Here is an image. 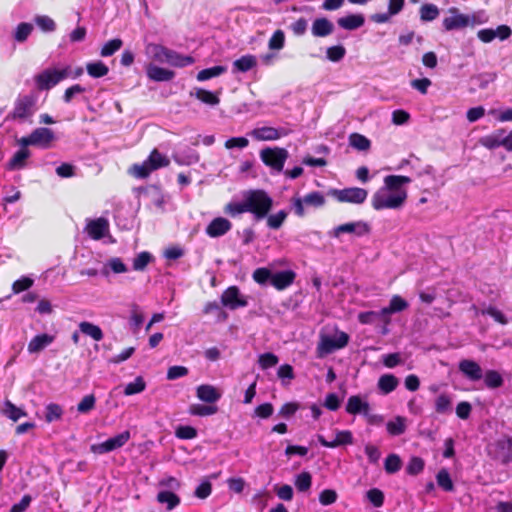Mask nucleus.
<instances>
[{
  "instance_id": "nucleus-1",
  "label": "nucleus",
  "mask_w": 512,
  "mask_h": 512,
  "mask_svg": "<svg viewBox=\"0 0 512 512\" xmlns=\"http://www.w3.org/2000/svg\"><path fill=\"white\" fill-rule=\"evenodd\" d=\"M247 212L251 213L255 220L266 218L273 206V199L262 189L249 190L244 194Z\"/></svg>"
},
{
  "instance_id": "nucleus-2",
  "label": "nucleus",
  "mask_w": 512,
  "mask_h": 512,
  "mask_svg": "<svg viewBox=\"0 0 512 512\" xmlns=\"http://www.w3.org/2000/svg\"><path fill=\"white\" fill-rule=\"evenodd\" d=\"M36 96L32 94L19 95L13 104L12 110L6 115V121L18 123L31 122L36 111Z\"/></svg>"
},
{
  "instance_id": "nucleus-3",
  "label": "nucleus",
  "mask_w": 512,
  "mask_h": 512,
  "mask_svg": "<svg viewBox=\"0 0 512 512\" xmlns=\"http://www.w3.org/2000/svg\"><path fill=\"white\" fill-rule=\"evenodd\" d=\"M406 198L407 192L393 193L383 187L372 196V206L376 210L397 209L404 204Z\"/></svg>"
},
{
  "instance_id": "nucleus-4",
  "label": "nucleus",
  "mask_w": 512,
  "mask_h": 512,
  "mask_svg": "<svg viewBox=\"0 0 512 512\" xmlns=\"http://www.w3.org/2000/svg\"><path fill=\"white\" fill-rule=\"evenodd\" d=\"M289 153L282 147H266L260 151L262 162L276 172H282Z\"/></svg>"
},
{
  "instance_id": "nucleus-5",
  "label": "nucleus",
  "mask_w": 512,
  "mask_h": 512,
  "mask_svg": "<svg viewBox=\"0 0 512 512\" xmlns=\"http://www.w3.org/2000/svg\"><path fill=\"white\" fill-rule=\"evenodd\" d=\"M70 67L61 70L46 69L34 77L37 88L40 91L49 90L69 76Z\"/></svg>"
},
{
  "instance_id": "nucleus-6",
  "label": "nucleus",
  "mask_w": 512,
  "mask_h": 512,
  "mask_svg": "<svg viewBox=\"0 0 512 512\" xmlns=\"http://www.w3.org/2000/svg\"><path fill=\"white\" fill-rule=\"evenodd\" d=\"M348 341V334L342 331H338L333 335H322L317 346L318 354L323 356L344 348Z\"/></svg>"
},
{
  "instance_id": "nucleus-7",
  "label": "nucleus",
  "mask_w": 512,
  "mask_h": 512,
  "mask_svg": "<svg viewBox=\"0 0 512 512\" xmlns=\"http://www.w3.org/2000/svg\"><path fill=\"white\" fill-rule=\"evenodd\" d=\"M130 438L131 434L128 430H126L114 437L107 439L102 443L93 444L90 447V450L95 454H106L123 447L130 440Z\"/></svg>"
},
{
  "instance_id": "nucleus-8",
  "label": "nucleus",
  "mask_w": 512,
  "mask_h": 512,
  "mask_svg": "<svg viewBox=\"0 0 512 512\" xmlns=\"http://www.w3.org/2000/svg\"><path fill=\"white\" fill-rule=\"evenodd\" d=\"M220 300L221 304L230 310H236L248 305L247 297L240 292L237 286H230L224 290Z\"/></svg>"
},
{
  "instance_id": "nucleus-9",
  "label": "nucleus",
  "mask_w": 512,
  "mask_h": 512,
  "mask_svg": "<svg viewBox=\"0 0 512 512\" xmlns=\"http://www.w3.org/2000/svg\"><path fill=\"white\" fill-rule=\"evenodd\" d=\"M332 194L339 202H349L354 204L363 203L368 196L367 190L359 187H350L341 190L335 189L332 191Z\"/></svg>"
},
{
  "instance_id": "nucleus-10",
  "label": "nucleus",
  "mask_w": 512,
  "mask_h": 512,
  "mask_svg": "<svg viewBox=\"0 0 512 512\" xmlns=\"http://www.w3.org/2000/svg\"><path fill=\"white\" fill-rule=\"evenodd\" d=\"M325 203V198L321 192L314 191L308 193L303 199L295 198L292 202V209L298 216L304 215V204L313 207H321Z\"/></svg>"
},
{
  "instance_id": "nucleus-11",
  "label": "nucleus",
  "mask_w": 512,
  "mask_h": 512,
  "mask_svg": "<svg viewBox=\"0 0 512 512\" xmlns=\"http://www.w3.org/2000/svg\"><path fill=\"white\" fill-rule=\"evenodd\" d=\"M448 11L452 14V16L444 18L442 22L446 31L465 28L471 24L470 17L468 15L459 13L458 8L451 7Z\"/></svg>"
},
{
  "instance_id": "nucleus-12",
  "label": "nucleus",
  "mask_w": 512,
  "mask_h": 512,
  "mask_svg": "<svg viewBox=\"0 0 512 512\" xmlns=\"http://www.w3.org/2000/svg\"><path fill=\"white\" fill-rule=\"evenodd\" d=\"M317 439L326 448H336L354 443L353 433L350 430H336L335 439L332 441L326 440L322 435H318Z\"/></svg>"
},
{
  "instance_id": "nucleus-13",
  "label": "nucleus",
  "mask_w": 512,
  "mask_h": 512,
  "mask_svg": "<svg viewBox=\"0 0 512 512\" xmlns=\"http://www.w3.org/2000/svg\"><path fill=\"white\" fill-rule=\"evenodd\" d=\"M196 396L199 400L215 404L222 397V390L210 384H202L196 388Z\"/></svg>"
},
{
  "instance_id": "nucleus-14",
  "label": "nucleus",
  "mask_w": 512,
  "mask_h": 512,
  "mask_svg": "<svg viewBox=\"0 0 512 512\" xmlns=\"http://www.w3.org/2000/svg\"><path fill=\"white\" fill-rule=\"evenodd\" d=\"M31 135L33 146H40L42 148H49L55 139L54 132L46 127L36 128L32 131Z\"/></svg>"
},
{
  "instance_id": "nucleus-15",
  "label": "nucleus",
  "mask_w": 512,
  "mask_h": 512,
  "mask_svg": "<svg viewBox=\"0 0 512 512\" xmlns=\"http://www.w3.org/2000/svg\"><path fill=\"white\" fill-rule=\"evenodd\" d=\"M460 372L472 381H478L483 377L482 368L473 360H462L459 363Z\"/></svg>"
},
{
  "instance_id": "nucleus-16",
  "label": "nucleus",
  "mask_w": 512,
  "mask_h": 512,
  "mask_svg": "<svg viewBox=\"0 0 512 512\" xmlns=\"http://www.w3.org/2000/svg\"><path fill=\"white\" fill-rule=\"evenodd\" d=\"M296 278V273L292 270L273 273L271 285L277 290H284L291 286Z\"/></svg>"
},
{
  "instance_id": "nucleus-17",
  "label": "nucleus",
  "mask_w": 512,
  "mask_h": 512,
  "mask_svg": "<svg viewBox=\"0 0 512 512\" xmlns=\"http://www.w3.org/2000/svg\"><path fill=\"white\" fill-rule=\"evenodd\" d=\"M55 340V336L54 335H50V334H39V335H36L34 336L29 344H28V352L30 354H37L39 352H41L43 349H45L47 346H49L50 344H52Z\"/></svg>"
},
{
  "instance_id": "nucleus-18",
  "label": "nucleus",
  "mask_w": 512,
  "mask_h": 512,
  "mask_svg": "<svg viewBox=\"0 0 512 512\" xmlns=\"http://www.w3.org/2000/svg\"><path fill=\"white\" fill-rule=\"evenodd\" d=\"M411 178L403 175H388L384 178V188L388 189L393 193L407 192L403 185L409 184Z\"/></svg>"
},
{
  "instance_id": "nucleus-19",
  "label": "nucleus",
  "mask_w": 512,
  "mask_h": 512,
  "mask_svg": "<svg viewBox=\"0 0 512 512\" xmlns=\"http://www.w3.org/2000/svg\"><path fill=\"white\" fill-rule=\"evenodd\" d=\"M333 31H334V25L329 19H327L325 17H321V18H316L313 21V24L311 27V32H312L313 36L326 37V36H329L330 34H332Z\"/></svg>"
},
{
  "instance_id": "nucleus-20",
  "label": "nucleus",
  "mask_w": 512,
  "mask_h": 512,
  "mask_svg": "<svg viewBox=\"0 0 512 512\" xmlns=\"http://www.w3.org/2000/svg\"><path fill=\"white\" fill-rule=\"evenodd\" d=\"M505 129H498L492 134L486 135L479 139V143L487 149H495L500 146L504 147Z\"/></svg>"
},
{
  "instance_id": "nucleus-21",
  "label": "nucleus",
  "mask_w": 512,
  "mask_h": 512,
  "mask_svg": "<svg viewBox=\"0 0 512 512\" xmlns=\"http://www.w3.org/2000/svg\"><path fill=\"white\" fill-rule=\"evenodd\" d=\"M286 134V132H281L274 127H261L252 131V136L259 141L277 140Z\"/></svg>"
},
{
  "instance_id": "nucleus-22",
  "label": "nucleus",
  "mask_w": 512,
  "mask_h": 512,
  "mask_svg": "<svg viewBox=\"0 0 512 512\" xmlns=\"http://www.w3.org/2000/svg\"><path fill=\"white\" fill-rule=\"evenodd\" d=\"M147 76L149 79L156 82H166L174 78L175 73L172 70L162 68L156 65H149L147 67Z\"/></svg>"
},
{
  "instance_id": "nucleus-23",
  "label": "nucleus",
  "mask_w": 512,
  "mask_h": 512,
  "mask_svg": "<svg viewBox=\"0 0 512 512\" xmlns=\"http://www.w3.org/2000/svg\"><path fill=\"white\" fill-rule=\"evenodd\" d=\"M364 23L365 18L362 14H349L337 20L338 26L349 31L362 27Z\"/></svg>"
},
{
  "instance_id": "nucleus-24",
  "label": "nucleus",
  "mask_w": 512,
  "mask_h": 512,
  "mask_svg": "<svg viewBox=\"0 0 512 512\" xmlns=\"http://www.w3.org/2000/svg\"><path fill=\"white\" fill-rule=\"evenodd\" d=\"M257 66V58L255 55L246 54L236 59L233 64V72L245 73Z\"/></svg>"
},
{
  "instance_id": "nucleus-25",
  "label": "nucleus",
  "mask_w": 512,
  "mask_h": 512,
  "mask_svg": "<svg viewBox=\"0 0 512 512\" xmlns=\"http://www.w3.org/2000/svg\"><path fill=\"white\" fill-rule=\"evenodd\" d=\"M369 410V404L367 402L362 401V399L359 396H351L347 401L346 411L349 414L368 415Z\"/></svg>"
},
{
  "instance_id": "nucleus-26",
  "label": "nucleus",
  "mask_w": 512,
  "mask_h": 512,
  "mask_svg": "<svg viewBox=\"0 0 512 512\" xmlns=\"http://www.w3.org/2000/svg\"><path fill=\"white\" fill-rule=\"evenodd\" d=\"M408 307V303L399 295H394L388 307H384L381 309L380 314L382 316H387L393 313L401 312Z\"/></svg>"
},
{
  "instance_id": "nucleus-27",
  "label": "nucleus",
  "mask_w": 512,
  "mask_h": 512,
  "mask_svg": "<svg viewBox=\"0 0 512 512\" xmlns=\"http://www.w3.org/2000/svg\"><path fill=\"white\" fill-rule=\"evenodd\" d=\"M146 160L153 171L167 167L170 164L169 158L157 149H153Z\"/></svg>"
},
{
  "instance_id": "nucleus-28",
  "label": "nucleus",
  "mask_w": 512,
  "mask_h": 512,
  "mask_svg": "<svg viewBox=\"0 0 512 512\" xmlns=\"http://www.w3.org/2000/svg\"><path fill=\"white\" fill-rule=\"evenodd\" d=\"M79 330L83 334L91 337L95 341H101L104 337L102 329L99 326L88 321L80 322Z\"/></svg>"
},
{
  "instance_id": "nucleus-29",
  "label": "nucleus",
  "mask_w": 512,
  "mask_h": 512,
  "mask_svg": "<svg viewBox=\"0 0 512 512\" xmlns=\"http://www.w3.org/2000/svg\"><path fill=\"white\" fill-rule=\"evenodd\" d=\"M157 501L166 505L167 511H171L180 504V497L170 491H160L157 494Z\"/></svg>"
},
{
  "instance_id": "nucleus-30",
  "label": "nucleus",
  "mask_w": 512,
  "mask_h": 512,
  "mask_svg": "<svg viewBox=\"0 0 512 512\" xmlns=\"http://www.w3.org/2000/svg\"><path fill=\"white\" fill-rule=\"evenodd\" d=\"M435 411L438 414H450L452 412V398L447 393L438 395L434 402Z\"/></svg>"
},
{
  "instance_id": "nucleus-31",
  "label": "nucleus",
  "mask_w": 512,
  "mask_h": 512,
  "mask_svg": "<svg viewBox=\"0 0 512 512\" xmlns=\"http://www.w3.org/2000/svg\"><path fill=\"white\" fill-rule=\"evenodd\" d=\"M399 384L397 377L392 374H384L378 380V388L384 394L394 391Z\"/></svg>"
},
{
  "instance_id": "nucleus-32",
  "label": "nucleus",
  "mask_w": 512,
  "mask_h": 512,
  "mask_svg": "<svg viewBox=\"0 0 512 512\" xmlns=\"http://www.w3.org/2000/svg\"><path fill=\"white\" fill-rule=\"evenodd\" d=\"M167 63L175 67H186L194 63V58L192 56L181 55L174 50H170L168 54Z\"/></svg>"
},
{
  "instance_id": "nucleus-33",
  "label": "nucleus",
  "mask_w": 512,
  "mask_h": 512,
  "mask_svg": "<svg viewBox=\"0 0 512 512\" xmlns=\"http://www.w3.org/2000/svg\"><path fill=\"white\" fill-rule=\"evenodd\" d=\"M387 432L391 436H398L406 431V419L402 416H397L386 424Z\"/></svg>"
},
{
  "instance_id": "nucleus-34",
  "label": "nucleus",
  "mask_w": 512,
  "mask_h": 512,
  "mask_svg": "<svg viewBox=\"0 0 512 512\" xmlns=\"http://www.w3.org/2000/svg\"><path fill=\"white\" fill-rule=\"evenodd\" d=\"M194 95L199 101L210 106H215L220 103V98L217 94L203 88H197Z\"/></svg>"
},
{
  "instance_id": "nucleus-35",
  "label": "nucleus",
  "mask_w": 512,
  "mask_h": 512,
  "mask_svg": "<svg viewBox=\"0 0 512 512\" xmlns=\"http://www.w3.org/2000/svg\"><path fill=\"white\" fill-rule=\"evenodd\" d=\"M227 71L226 66L217 65L210 68L203 69L198 72L197 74V80L198 81H207L209 79H212L214 77H218L222 74H224Z\"/></svg>"
},
{
  "instance_id": "nucleus-36",
  "label": "nucleus",
  "mask_w": 512,
  "mask_h": 512,
  "mask_svg": "<svg viewBox=\"0 0 512 512\" xmlns=\"http://www.w3.org/2000/svg\"><path fill=\"white\" fill-rule=\"evenodd\" d=\"M218 412L216 405L192 404L189 406V413L193 416H210Z\"/></svg>"
},
{
  "instance_id": "nucleus-37",
  "label": "nucleus",
  "mask_w": 512,
  "mask_h": 512,
  "mask_svg": "<svg viewBox=\"0 0 512 512\" xmlns=\"http://www.w3.org/2000/svg\"><path fill=\"white\" fill-rule=\"evenodd\" d=\"M87 73L93 78H101L108 74L109 68L102 61L91 62L86 65Z\"/></svg>"
},
{
  "instance_id": "nucleus-38",
  "label": "nucleus",
  "mask_w": 512,
  "mask_h": 512,
  "mask_svg": "<svg viewBox=\"0 0 512 512\" xmlns=\"http://www.w3.org/2000/svg\"><path fill=\"white\" fill-rule=\"evenodd\" d=\"M2 413L8 417L9 419H11L12 421H17L18 419H20L21 417H24L27 415V413L22 410L21 408H18L17 406H15L11 401L9 400H6L4 402V406H3V409H2Z\"/></svg>"
},
{
  "instance_id": "nucleus-39",
  "label": "nucleus",
  "mask_w": 512,
  "mask_h": 512,
  "mask_svg": "<svg viewBox=\"0 0 512 512\" xmlns=\"http://www.w3.org/2000/svg\"><path fill=\"white\" fill-rule=\"evenodd\" d=\"M420 19L423 22L435 20L439 16V9L435 4L426 3L420 7Z\"/></svg>"
},
{
  "instance_id": "nucleus-40",
  "label": "nucleus",
  "mask_w": 512,
  "mask_h": 512,
  "mask_svg": "<svg viewBox=\"0 0 512 512\" xmlns=\"http://www.w3.org/2000/svg\"><path fill=\"white\" fill-rule=\"evenodd\" d=\"M30 156V151L27 148H20L13 157L9 160L8 167L10 169L22 168L25 160Z\"/></svg>"
},
{
  "instance_id": "nucleus-41",
  "label": "nucleus",
  "mask_w": 512,
  "mask_h": 512,
  "mask_svg": "<svg viewBox=\"0 0 512 512\" xmlns=\"http://www.w3.org/2000/svg\"><path fill=\"white\" fill-rule=\"evenodd\" d=\"M349 144L359 151H366L370 148V140L362 134L352 133L349 136Z\"/></svg>"
},
{
  "instance_id": "nucleus-42",
  "label": "nucleus",
  "mask_w": 512,
  "mask_h": 512,
  "mask_svg": "<svg viewBox=\"0 0 512 512\" xmlns=\"http://www.w3.org/2000/svg\"><path fill=\"white\" fill-rule=\"evenodd\" d=\"M87 235L94 240L111 238L109 234V226H86Z\"/></svg>"
},
{
  "instance_id": "nucleus-43",
  "label": "nucleus",
  "mask_w": 512,
  "mask_h": 512,
  "mask_svg": "<svg viewBox=\"0 0 512 512\" xmlns=\"http://www.w3.org/2000/svg\"><path fill=\"white\" fill-rule=\"evenodd\" d=\"M437 484L446 492L454 490V484L450 477L449 472L446 469H441L436 475Z\"/></svg>"
},
{
  "instance_id": "nucleus-44",
  "label": "nucleus",
  "mask_w": 512,
  "mask_h": 512,
  "mask_svg": "<svg viewBox=\"0 0 512 512\" xmlns=\"http://www.w3.org/2000/svg\"><path fill=\"white\" fill-rule=\"evenodd\" d=\"M123 46V41L120 38H114L107 41L101 48L100 55L102 57H109L116 53Z\"/></svg>"
},
{
  "instance_id": "nucleus-45",
  "label": "nucleus",
  "mask_w": 512,
  "mask_h": 512,
  "mask_svg": "<svg viewBox=\"0 0 512 512\" xmlns=\"http://www.w3.org/2000/svg\"><path fill=\"white\" fill-rule=\"evenodd\" d=\"M484 382L488 388H499L503 385L501 374L495 370H488L484 375Z\"/></svg>"
},
{
  "instance_id": "nucleus-46",
  "label": "nucleus",
  "mask_w": 512,
  "mask_h": 512,
  "mask_svg": "<svg viewBox=\"0 0 512 512\" xmlns=\"http://www.w3.org/2000/svg\"><path fill=\"white\" fill-rule=\"evenodd\" d=\"M402 467L401 458L397 454H389L385 459L384 468L388 474L398 472Z\"/></svg>"
},
{
  "instance_id": "nucleus-47",
  "label": "nucleus",
  "mask_w": 512,
  "mask_h": 512,
  "mask_svg": "<svg viewBox=\"0 0 512 512\" xmlns=\"http://www.w3.org/2000/svg\"><path fill=\"white\" fill-rule=\"evenodd\" d=\"M312 484V476L309 472H301L296 476L295 486L298 491L306 492L310 489Z\"/></svg>"
},
{
  "instance_id": "nucleus-48",
  "label": "nucleus",
  "mask_w": 512,
  "mask_h": 512,
  "mask_svg": "<svg viewBox=\"0 0 512 512\" xmlns=\"http://www.w3.org/2000/svg\"><path fill=\"white\" fill-rule=\"evenodd\" d=\"M63 409L59 404L50 403L46 406L45 420L48 423L61 419Z\"/></svg>"
},
{
  "instance_id": "nucleus-49",
  "label": "nucleus",
  "mask_w": 512,
  "mask_h": 512,
  "mask_svg": "<svg viewBox=\"0 0 512 512\" xmlns=\"http://www.w3.org/2000/svg\"><path fill=\"white\" fill-rule=\"evenodd\" d=\"M146 388V383L141 376H138L133 382L128 383L124 389L127 396L141 393Z\"/></svg>"
},
{
  "instance_id": "nucleus-50",
  "label": "nucleus",
  "mask_w": 512,
  "mask_h": 512,
  "mask_svg": "<svg viewBox=\"0 0 512 512\" xmlns=\"http://www.w3.org/2000/svg\"><path fill=\"white\" fill-rule=\"evenodd\" d=\"M144 321V315L140 311L139 307L134 305L131 310V316L129 319L130 326L132 330L136 333L141 328Z\"/></svg>"
},
{
  "instance_id": "nucleus-51",
  "label": "nucleus",
  "mask_w": 512,
  "mask_h": 512,
  "mask_svg": "<svg viewBox=\"0 0 512 512\" xmlns=\"http://www.w3.org/2000/svg\"><path fill=\"white\" fill-rule=\"evenodd\" d=\"M346 55V49L342 45H335L328 47L326 50V57L331 62H339Z\"/></svg>"
},
{
  "instance_id": "nucleus-52",
  "label": "nucleus",
  "mask_w": 512,
  "mask_h": 512,
  "mask_svg": "<svg viewBox=\"0 0 512 512\" xmlns=\"http://www.w3.org/2000/svg\"><path fill=\"white\" fill-rule=\"evenodd\" d=\"M285 45V34L281 29L276 30L268 42L270 50H281Z\"/></svg>"
},
{
  "instance_id": "nucleus-53",
  "label": "nucleus",
  "mask_w": 512,
  "mask_h": 512,
  "mask_svg": "<svg viewBox=\"0 0 512 512\" xmlns=\"http://www.w3.org/2000/svg\"><path fill=\"white\" fill-rule=\"evenodd\" d=\"M33 30V26L30 23L22 22L20 23L15 31L14 39L17 42H24L27 40L28 36L31 34Z\"/></svg>"
},
{
  "instance_id": "nucleus-54",
  "label": "nucleus",
  "mask_w": 512,
  "mask_h": 512,
  "mask_svg": "<svg viewBox=\"0 0 512 512\" xmlns=\"http://www.w3.org/2000/svg\"><path fill=\"white\" fill-rule=\"evenodd\" d=\"M131 172L136 178L144 179L147 178L153 170L148 165L147 160H145L141 164H134L131 168Z\"/></svg>"
},
{
  "instance_id": "nucleus-55",
  "label": "nucleus",
  "mask_w": 512,
  "mask_h": 512,
  "mask_svg": "<svg viewBox=\"0 0 512 512\" xmlns=\"http://www.w3.org/2000/svg\"><path fill=\"white\" fill-rule=\"evenodd\" d=\"M245 212H247L245 198H243L242 202H230L225 206V213L232 217Z\"/></svg>"
},
{
  "instance_id": "nucleus-56",
  "label": "nucleus",
  "mask_w": 512,
  "mask_h": 512,
  "mask_svg": "<svg viewBox=\"0 0 512 512\" xmlns=\"http://www.w3.org/2000/svg\"><path fill=\"white\" fill-rule=\"evenodd\" d=\"M425 466V462L420 457H412L406 467V472L409 475H418L420 474Z\"/></svg>"
},
{
  "instance_id": "nucleus-57",
  "label": "nucleus",
  "mask_w": 512,
  "mask_h": 512,
  "mask_svg": "<svg viewBox=\"0 0 512 512\" xmlns=\"http://www.w3.org/2000/svg\"><path fill=\"white\" fill-rule=\"evenodd\" d=\"M35 23L44 32H52L56 29L54 20L46 15L37 16Z\"/></svg>"
},
{
  "instance_id": "nucleus-58",
  "label": "nucleus",
  "mask_w": 512,
  "mask_h": 512,
  "mask_svg": "<svg viewBox=\"0 0 512 512\" xmlns=\"http://www.w3.org/2000/svg\"><path fill=\"white\" fill-rule=\"evenodd\" d=\"M34 284V280L30 277L23 276L16 280L12 285V291L14 294H19L23 291L30 289Z\"/></svg>"
},
{
  "instance_id": "nucleus-59",
  "label": "nucleus",
  "mask_w": 512,
  "mask_h": 512,
  "mask_svg": "<svg viewBox=\"0 0 512 512\" xmlns=\"http://www.w3.org/2000/svg\"><path fill=\"white\" fill-rule=\"evenodd\" d=\"M152 256L148 252H141L133 260V269L136 271L144 270L151 262Z\"/></svg>"
},
{
  "instance_id": "nucleus-60",
  "label": "nucleus",
  "mask_w": 512,
  "mask_h": 512,
  "mask_svg": "<svg viewBox=\"0 0 512 512\" xmlns=\"http://www.w3.org/2000/svg\"><path fill=\"white\" fill-rule=\"evenodd\" d=\"M95 403H96V398L93 394L86 395L78 403L77 410L79 413H88L94 409Z\"/></svg>"
},
{
  "instance_id": "nucleus-61",
  "label": "nucleus",
  "mask_w": 512,
  "mask_h": 512,
  "mask_svg": "<svg viewBox=\"0 0 512 512\" xmlns=\"http://www.w3.org/2000/svg\"><path fill=\"white\" fill-rule=\"evenodd\" d=\"M272 275L273 273H271V271L267 268H257L253 272L252 277L255 282H257L260 285H264L267 283L268 280L270 282L272 281Z\"/></svg>"
},
{
  "instance_id": "nucleus-62",
  "label": "nucleus",
  "mask_w": 512,
  "mask_h": 512,
  "mask_svg": "<svg viewBox=\"0 0 512 512\" xmlns=\"http://www.w3.org/2000/svg\"><path fill=\"white\" fill-rule=\"evenodd\" d=\"M278 357L273 353L261 354L258 358V363L262 369L274 367L278 363Z\"/></svg>"
},
{
  "instance_id": "nucleus-63",
  "label": "nucleus",
  "mask_w": 512,
  "mask_h": 512,
  "mask_svg": "<svg viewBox=\"0 0 512 512\" xmlns=\"http://www.w3.org/2000/svg\"><path fill=\"white\" fill-rule=\"evenodd\" d=\"M175 435L179 439H194L197 436V430L188 425H181L177 427Z\"/></svg>"
},
{
  "instance_id": "nucleus-64",
  "label": "nucleus",
  "mask_w": 512,
  "mask_h": 512,
  "mask_svg": "<svg viewBox=\"0 0 512 512\" xmlns=\"http://www.w3.org/2000/svg\"><path fill=\"white\" fill-rule=\"evenodd\" d=\"M366 496L375 507H381L384 503V494L377 488L370 489Z\"/></svg>"
}]
</instances>
